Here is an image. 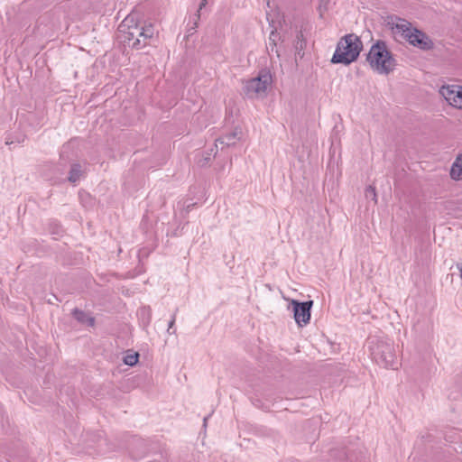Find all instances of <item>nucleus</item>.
I'll list each match as a JSON object with an SVG mask.
<instances>
[{
    "label": "nucleus",
    "mask_w": 462,
    "mask_h": 462,
    "mask_svg": "<svg viewBox=\"0 0 462 462\" xmlns=\"http://www.w3.org/2000/svg\"><path fill=\"white\" fill-rule=\"evenodd\" d=\"M387 24L397 41L405 40L413 47L423 51L430 50L433 47L431 39L405 19L391 18Z\"/></svg>",
    "instance_id": "f257e3e1"
},
{
    "label": "nucleus",
    "mask_w": 462,
    "mask_h": 462,
    "mask_svg": "<svg viewBox=\"0 0 462 462\" xmlns=\"http://www.w3.org/2000/svg\"><path fill=\"white\" fill-rule=\"evenodd\" d=\"M367 62L371 69L380 75L390 74L396 66L395 59L383 42H377L371 47L367 55Z\"/></svg>",
    "instance_id": "f03ea898"
},
{
    "label": "nucleus",
    "mask_w": 462,
    "mask_h": 462,
    "mask_svg": "<svg viewBox=\"0 0 462 462\" xmlns=\"http://www.w3.org/2000/svg\"><path fill=\"white\" fill-rule=\"evenodd\" d=\"M361 50L362 42L356 35H346L338 42L331 62L348 65L357 59Z\"/></svg>",
    "instance_id": "7ed1b4c3"
},
{
    "label": "nucleus",
    "mask_w": 462,
    "mask_h": 462,
    "mask_svg": "<svg viewBox=\"0 0 462 462\" xmlns=\"http://www.w3.org/2000/svg\"><path fill=\"white\" fill-rule=\"evenodd\" d=\"M139 32L138 16L136 14H130L119 24L117 37L124 43L140 49L145 46L146 42H142Z\"/></svg>",
    "instance_id": "20e7f679"
},
{
    "label": "nucleus",
    "mask_w": 462,
    "mask_h": 462,
    "mask_svg": "<svg viewBox=\"0 0 462 462\" xmlns=\"http://www.w3.org/2000/svg\"><path fill=\"white\" fill-rule=\"evenodd\" d=\"M373 359L386 368H397V361L393 343L391 340L372 341L370 346Z\"/></svg>",
    "instance_id": "39448f33"
},
{
    "label": "nucleus",
    "mask_w": 462,
    "mask_h": 462,
    "mask_svg": "<svg viewBox=\"0 0 462 462\" xmlns=\"http://www.w3.org/2000/svg\"><path fill=\"white\" fill-rule=\"evenodd\" d=\"M273 79L268 70H262L259 74L244 82L243 90L250 98H263L271 87Z\"/></svg>",
    "instance_id": "423d86ee"
},
{
    "label": "nucleus",
    "mask_w": 462,
    "mask_h": 462,
    "mask_svg": "<svg viewBox=\"0 0 462 462\" xmlns=\"http://www.w3.org/2000/svg\"><path fill=\"white\" fill-rule=\"evenodd\" d=\"M439 95L446 102L457 109L462 110V86L456 84L443 85L439 90Z\"/></svg>",
    "instance_id": "0eeeda50"
},
{
    "label": "nucleus",
    "mask_w": 462,
    "mask_h": 462,
    "mask_svg": "<svg viewBox=\"0 0 462 462\" xmlns=\"http://www.w3.org/2000/svg\"><path fill=\"white\" fill-rule=\"evenodd\" d=\"M293 311L295 322L299 327H304L310 323V309L313 305L312 300L299 302L296 300H291L290 302Z\"/></svg>",
    "instance_id": "6e6552de"
},
{
    "label": "nucleus",
    "mask_w": 462,
    "mask_h": 462,
    "mask_svg": "<svg viewBox=\"0 0 462 462\" xmlns=\"http://www.w3.org/2000/svg\"><path fill=\"white\" fill-rule=\"evenodd\" d=\"M243 136V132L241 128H235L234 131L230 134H227L220 138H218L215 143V147L217 150L220 148L223 150L225 147H229L235 145L238 141L241 140Z\"/></svg>",
    "instance_id": "1a4fd4ad"
},
{
    "label": "nucleus",
    "mask_w": 462,
    "mask_h": 462,
    "mask_svg": "<svg viewBox=\"0 0 462 462\" xmlns=\"http://www.w3.org/2000/svg\"><path fill=\"white\" fill-rule=\"evenodd\" d=\"M154 35V27L149 23L140 27L139 37L142 42H145L146 40L151 39Z\"/></svg>",
    "instance_id": "9d476101"
},
{
    "label": "nucleus",
    "mask_w": 462,
    "mask_h": 462,
    "mask_svg": "<svg viewBox=\"0 0 462 462\" xmlns=\"http://www.w3.org/2000/svg\"><path fill=\"white\" fill-rule=\"evenodd\" d=\"M73 315H74V318L83 323V324H87L90 327L94 326V323H95V319L94 318L88 316V314H86L85 312L81 311V310H75L74 312H73Z\"/></svg>",
    "instance_id": "9b49d317"
},
{
    "label": "nucleus",
    "mask_w": 462,
    "mask_h": 462,
    "mask_svg": "<svg viewBox=\"0 0 462 462\" xmlns=\"http://www.w3.org/2000/svg\"><path fill=\"white\" fill-rule=\"evenodd\" d=\"M450 173H462V152L457 156L453 162Z\"/></svg>",
    "instance_id": "f8f14e48"
},
{
    "label": "nucleus",
    "mask_w": 462,
    "mask_h": 462,
    "mask_svg": "<svg viewBox=\"0 0 462 462\" xmlns=\"http://www.w3.org/2000/svg\"><path fill=\"white\" fill-rule=\"evenodd\" d=\"M139 355L138 353L127 354L124 357V363L127 365L133 366L138 362Z\"/></svg>",
    "instance_id": "ddd939ff"
},
{
    "label": "nucleus",
    "mask_w": 462,
    "mask_h": 462,
    "mask_svg": "<svg viewBox=\"0 0 462 462\" xmlns=\"http://www.w3.org/2000/svg\"><path fill=\"white\" fill-rule=\"evenodd\" d=\"M365 197L366 198H371L373 200H374L376 202V193H375V189L374 187L373 186H368L366 189H365Z\"/></svg>",
    "instance_id": "4468645a"
},
{
    "label": "nucleus",
    "mask_w": 462,
    "mask_h": 462,
    "mask_svg": "<svg viewBox=\"0 0 462 462\" xmlns=\"http://www.w3.org/2000/svg\"><path fill=\"white\" fill-rule=\"evenodd\" d=\"M83 171H85V169H83L80 164H75L72 166V168L70 170V173H73V174L80 173Z\"/></svg>",
    "instance_id": "2eb2a0df"
},
{
    "label": "nucleus",
    "mask_w": 462,
    "mask_h": 462,
    "mask_svg": "<svg viewBox=\"0 0 462 462\" xmlns=\"http://www.w3.org/2000/svg\"><path fill=\"white\" fill-rule=\"evenodd\" d=\"M278 38V34L274 32H272L270 37H269V44H273L272 50H273V47L275 46V41Z\"/></svg>",
    "instance_id": "dca6fc26"
},
{
    "label": "nucleus",
    "mask_w": 462,
    "mask_h": 462,
    "mask_svg": "<svg viewBox=\"0 0 462 462\" xmlns=\"http://www.w3.org/2000/svg\"><path fill=\"white\" fill-rule=\"evenodd\" d=\"M175 320H176V314L174 313V314H173V316H172V318H171V321L169 322V325H168V329H167V331H168L169 333H174V332H175V331L171 332V328H172V327L174 326Z\"/></svg>",
    "instance_id": "f3484780"
},
{
    "label": "nucleus",
    "mask_w": 462,
    "mask_h": 462,
    "mask_svg": "<svg viewBox=\"0 0 462 462\" xmlns=\"http://www.w3.org/2000/svg\"><path fill=\"white\" fill-rule=\"evenodd\" d=\"M79 176H80V175H69V180L70 182L75 183L76 181H78V180H79Z\"/></svg>",
    "instance_id": "a211bd4d"
},
{
    "label": "nucleus",
    "mask_w": 462,
    "mask_h": 462,
    "mask_svg": "<svg viewBox=\"0 0 462 462\" xmlns=\"http://www.w3.org/2000/svg\"><path fill=\"white\" fill-rule=\"evenodd\" d=\"M208 4V0H201L199 7V11H200L202 8H204Z\"/></svg>",
    "instance_id": "6ab92c4d"
},
{
    "label": "nucleus",
    "mask_w": 462,
    "mask_h": 462,
    "mask_svg": "<svg viewBox=\"0 0 462 462\" xmlns=\"http://www.w3.org/2000/svg\"><path fill=\"white\" fill-rule=\"evenodd\" d=\"M452 179L454 180H462V175L460 174H457V175H451Z\"/></svg>",
    "instance_id": "aec40b11"
},
{
    "label": "nucleus",
    "mask_w": 462,
    "mask_h": 462,
    "mask_svg": "<svg viewBox=\"0 0 462 462\" xmlns=\"http://www.w3.org/2000/svg\"><path fill=\"white\" fill-rule=\"evenodd\" d=\"M208 418H204V424H206Z\"/></svg>",
    "instance_id": "412c9836"
}]
</instances>
